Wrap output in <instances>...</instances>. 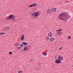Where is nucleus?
Returning a JSON list of instances; mask_svg holds the SVG:
<instances>
[{"instance_id":"14","label":"nucleus","mask_w":73,"mask_h":73,"mask_svg":"<svg viewBox=\"0 0 73 73\" xmlns=\"http://www.w3.org/2000/svg\"><path fill=\"white\" fill-rule=\"evenodd\" d=\"M42 54L44 56H47V54H46V52H44L42 53Z\"/></svg>"},{"instance_id":"7","label":"nucleus","mask_w":73,"mask_h":73,"mask_svg":"<svg viewBox=\"0 0 73 73\" xmlns=\"http://www.w3.org/2000/svg\"><path fill=\"white\" fill-rule=\"evenodd\" d=\"M52 33H50L48 34L47 36L48 37H50L52 36Z\"/></svg>"},{"instance_id":"11","label":"nucleus","mask_w":73,"mask_h":73,"mask_svg":"<svg viewBox=\"0 0 73 73\" xmlns=\"http://www.w3.org/2000/svg\"><path fill=\"white\" fill-rule=\"evenodd\" d=\"M62 33L61 32H58L56 33V36H59L60 35H61Z\"/></svg>"},{"instance_id":"21","label":"nucleus","mask_w":73,"mask_h":73,"mask_svg":"<svg viewBox=\"0 0 73 73\" xmlns=\"http://www.w3.org/2000/svg\"><path fill=\"white\" fill-rule=\"evenodd\" d=\"M33 7V4L29 6V7L30 8H31V7Z\"/></svg>"},{"instance_id":"12","label":"nucleus","mask_w":73,"mask_h":73,"mask_svg":"<svg viewBox=\"0 0 73 73\" xmlns=\"http://www.w3.org/2000/svg\"><path fill=\"white\" fill-rule=\"evenodd\" d=\"M57 9L56 8H53L52 9V12H56Z\"/></svg>"},{"instance_id":"6","label":"nucleus","mask_w":73,"mask_h":73,"mask_svg":"<svg viewBox=\"0 0 73 73\" xmlns=\"http://www.w3.org/2000/svg\"><path fill=\"white\" fill-rule=\"evenodd\" d=\"M24 51H27L28 50V47L27 46H25L23 48Z\"/></svg>"},{"instance_id":"24","label":"nucleus","mask_w":73,"mask_h":73,"mask_svg":"<svg viewBox=\"0 0 73 73\" xmlns=\"http://www.w3.org/2000/svg\"><path fill=\"white\" fill-rule=\"evenodd\" d=\"M68 38L69 40L70 39V38H71V36H68Z\"/></svg>"},{"instance_id":"3","label":"nucleus","mask_w":73,"mask_h":73,"mask_svg":"<svg viewBox=\"0 0 73 73\" xmlns=\"http://www.w3.org/2000/svg\"><path fill=\"white\" fill-rule=\"evenodd\" d=\"M31 15L33 17H37L39 16V13L38 12L33 13Z\"/></svg>"},{"instance_id":"13","label":"nucleus","mask_w":73,"mask_h":73,"mask_svg":"<svg viewBox=\"0 0 73 73\" xmlns=\"http://www.w3.org/2000/svg\"><path fill=\"white\" fill-rule=\"evenodd\" d=\"M54 37H51L50 38V41H53L54 40Z\"/></svg>"},{"instance_id":"22","label":"nucleus","mask_w":73,"mask_h":73,"mask_svg":"<svg viewBox=\"0 0 73 73\" xmlns=\"http://www.w3.org/2000/svg\"><path fill=\"white\" fill-rule=\"evenodd\" d=\"M46 40H47V41H48L49 40V38L48 37H46Z\"/></svg>"},{"instance_id":"29","label":"nucleus","mask_w":73,"mask_h":73,"mask_svg":"<svg viewBox=\"0 0 73 73\" xmlns=\"http://www.w3.org/2000/svg\"><path fill=\"white\" fill-rule=\"evenodd\" d=\"M30 46V48L31 47V46Z\"/></svg>"},{"instance_id":"1","label":"nucleus","mask_w":73,"mask_h":73,"mask_svg":"<svg viewBox=\"0 0 73 73\" xmlns=\"http://www.w3.org/2000/svg\"><path fill=\"white\" fill-rule=\"evenodd\" d=\"M71 16L69 15L63 13H61L59 14L58 18L59 20H62L65 22H66V21L68 20V18H70Z\"/></svg>"},{"instance_id":"28","label":"nucleus","mask_w":73,"mask_h":73,"mask_svg":"<svg viewBox=\"0 0 73 73\" xmlns=\"http://www.w3.org/2000/svg\"><path fill=\"white\" fill-rule=\"evenodd\" d=\"M61 48H62V47H61L60 48V50L61 49Z\"/></svg>"},{"instance_id":"5","label":"nucleus","mask_w":73,"mask_h":73,"mask_svg":"<svg viewBox=\"0 0 73 73\" xmlns=\"http://www.w3.org/2000/svg\"><path fill=\"white\" fill-rule=\"evenodd\" d=\"M55 62L56 64H60V63H61V61L58 59H57L55 60Z\"/></svg>"},{"instance_id":"18","label":"nucleus","mask_w":73,"mask_h":73,"mask_svg":"<svg viewBox=\"0 0 73 73\" xmlns=\"http://www.w3.org/2000/svg\"><path fill=\"white\" fill-rule=\"evenodd\" d=\"M19 73H21L23 72V70H21L18 71Z\"/></svg>"},{"instance_id":"25","label":"nucleus","mask_w":73,"mask_h":73,"mask_svg":"<svg viewBox=\"0 0 73 73\" xmlns=\"http://www.w3.org/2000/svg\"><path fill=\"white\" fill-rule=\"evenodd\" d=\"M11 28L9 27H8L7 28V30H10V29Z\"/></svg>"},{"instance_id":"9","label":"nucleus","mask_w":73,"mask_h":73,"mask_svg":"<svg viewBox=\"0 0 73 73\" xmlns=\"http://www.w3.org/2000/svg\"><path fill=\"white\" fill-rule=\"evenodd\" d=\"M47 13L48 14H51L52 13V11H51V10H50V9H48L47 11Z\"/></svg>"},{"instance_id":"17","label":"nucleus","mask_w":73,"mask_h":73,"mask_svg":"<svg viewBox=\"0 0 73 73\" xmlns=\"http://www.w3.org/2000/svg\"><path fill=\"white\" fill-rule=\"evenodd\" d=\"M61 31H62V29H59L56 31V32H61Z\"/></svg>"},{"instance_id":"26","label":"nucleus","mask_w":73,"mask_h":73,"mask_svg":"<svg viewBox=\"0 0 73 73\" xmlns=\"http://www.w3.org/2000/svg\"><path fill=\"white\" fill-rule=\"evenodd\" d=\"M20 46H21V47H23V45L22 44H20Z\"/></svg>"},{"instance_id":"8","label":"nucleus","mask_w":73,"mask_h":73,"mask_svg":"<svg viewBox=\"0 0 73 73\" xmlns=\"http://www.w3.org/2000/svg\"><path fill=\"white\" fill-rule=\"evenodd\" d=\"M24 38H25V36H24V35H22L21 38V40L22 41L24 39Z\"/></svg>"},{"instance_id":"20","label":"nucleus","mask_w":73,"mask_h":73,"mask_svg":"<svg viewBox=\"0 0 73 73\" xmlns=\"http://www.w3.org/2000/svg\"><path fill=\"white\" fill-rule=\"evenodd\" d=\"M9 54H11V55L12 54V52L11 51H10V52H9Z\"/></svg>"},{"instance_id":"4","label":"nucleus","mask_w":73,"mask_h":73,"mask_svg":"<svg viewBox=\"0 0 73 73\" xmlns=\"http://www.w3.org/2000/svg\"><path fill=\"white\" fill-rule=\"evenodd\" d=\"M58 60L61 61V60H63V57L61 56H59L58 57Z\"/></svg>"},{"instance_id":"27","label":"nucleus","mask_w":73,"mask_h":73,"mask_svg":"<svg viewBox=\"0 0 73 73\" xmlns=\"http://www.w3.org/2000/svg\"><path fill=\"white\" fill-rule=\"evenodd\" d=\"M39 68H36V70H39Z\"/></svg>"},{"instance_id":"10","label":"nucleus","mask_w":73,"mask_h":73,"mask_svg":"<svg viewBox=\"0 0 73 73\" xmlns=\"http://www.w3.org/2000/svg\"><path fill=\"white\" fill-rule=\"evenodd\" d=\"M22 44H23V45H25V46H26V45H28V42H24L22 43Z\"/></svg>"},{"instance_id":"16","label":"nucleus","mask_w":73,"mask_h":73,"mask_svg":"<svg viewBox=\"0 0 73 73\" xmlns=\"http://www.w3.org/2000/svg\"><path fill=\"white\" fill-rule=\"evenodd\" d=\"M19 45V43H17L15 44V46H18Z\"/></svg>"},{"instance_id":"23","label":"nucleus","mask_w":73,"mask_h":73,"mask_svg":"<svg viewBox=\"0 0 73 73\" xmlns=\"http://www.w3.org/2000/svg\"><path fill=\"white\" fill-rule=\"evenodd\" d=\"M21 48V47H16V49H18V50H19V49H20Z\"/></svg>"},{"instance_id":"2","label":"nucleus","mask_w":73,"mask_h":73,"mask_svg":"<svg viewBox=\"0 0 73 73\" xmlns=\"http://www.w3.org/2000/svg\"><path fill=\"white\" fill-rule=\"evenodd\" d=\"M8 20H10L11 19V20L13 21H14L15 20H16V18H15V15H13V14H11L9 16V17L7 18Z\"/></svg>"},{"instance_id":"15","label":"nucleus","mask_w":73,"mask_h":73,"mask_svg":"<svg viewBox=\"0 0 73 73\" xmlns=\"http://www.w3.org/2000/svg\"><path fill=\"white\" fill-rule=\"evenodd\" d=\"M32 4L33 7H36L37 5V4L36 3H33Z\"/></svg>"},{"instance_id":"19","label":"nucleus","mask_w":73,"mask_h":73,"mask_svg":"<svg viewBox=\"0 0 73 73\" xmlns=\"http://www.w3.org/2000/svg\"><path fill=\"white\" fill-rule=\"evenodd\" d=\"M5 34V33H0V36H1V35H4Z\"/></svg>"}]
</instances>
